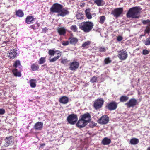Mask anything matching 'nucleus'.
Here are the masks:
<instances>
[{
    "mask_svg": "<svg viewBox=\"0 0 150 150\" xmlns=\"http://www.w3.org/2000/svg\"><path fill=\"white\" fill-rule=\"evenodd\" d=\"M50 10L52 12L58 13V16H64L66 15V10L63 8L62 5L57 3L54 4L51 8Z\"/></svg>",
    "mask_w": 150,
    "mask_h": 150,
    "instance_id": "f257e3e1",
    "label": "nucleus"
},
{
    "mask_svg": "<svg viewBox=\"0 0 150 150\" xmlns=\"http://www.w3.org/2000/svg\"><path fill=\"white\" fill-rule=\"evenodd\" d=\"M140 11V9L139 7H134L130 8L127 13V17L129 18H139Z\"/></svg>",
    "mask_w": 150,
    "mask_h": 150,
    "instance_id": "f03ea898",
    "label": "nucleus"
},
{
    "mask_svg": "<svg viewBox=\"0 0 150 150\" xmlns=\"http://www.w3.org/2000/svg\"><path fill=\"white\" fill-rule=\"evenodd\" d=\"M93 26V24L92 22H84L82 23L79 25V28L84 32L88 33L91 31Z\"/></svg>",
    "mask_w": 150,
    "mask_h": 150,
    "instance_id": "7ed1b4c3",
    "label": "nucleus"
},
{
    "mask_svg": "<svg viewBox=\"0 0 150 150\" xmlns=\"http://www.w3.org/2000/svg\"><path fill=\"white\" fill-rule=\"evenodd\" d=\"M104 100L102 98H98L94 102L93 106L95 109L97 110L101 108L104 103Z\"/></svg>",
    "mask_w": 150,
    "mask_h": 150,
    "instance_id": "20e7f679",
    "label": "nucleus"
},
{
    "mask_svg": "<svg viewBox=\"0 0 150 150\" xmlns=\"http://www.w3.org/2000/svg\"><path fill=\"white\" fill-rule=\"evenodd\" d=\"M117 107V103L114 101H112L108 103L105 106V108L110 111L116 110Z\"/></svg>",
    "mask_w": 150,
    "mask_h": 150,
    "instance_id": "39448f33",
    "label": "nucleus"
},
{
    "mask_svg": "<svg viewBox=\"0 0 150 150\" xmlns=\"http://www.w3.org/2000/svg\"><path fill=\"white\" fill-rule=\"evenodd\" d=\"M78 120L77 115L72 114L69 115L67 118V120L69 123L71 125H74Z\"/></svg>",
    "mask_w": 150,
    "mask_h": 150,
    "instance_id": "423d86ee",
    "label": "nucleus"
},
{
    "mask_svg": "<svg viewBox=\"0 0 150 150\" xmlns=\"http://www.w3.org/2000/svg\"><path fill=\"white\" fill-rule=\"evenodd\" d=\"M123 9L122 8H118L115 9L111 12V14L114 17L118 18L122 13Z\"/></svg>",
    "mask_w": 150,
    "mask_h": 150,
    "instance_id": "0eeeda50",
    "label": "nucleus"
},
{
    "mask_svg": "<svg viewBox=\"0 0 150 150\" xmlns=\"http://www.w3.org/2000/svg\"><path fill=\"white\" fill-rule=\"evenodd\" d=\"M117 56L120 59L122 60H125L127 57V53L126 50H122L118 51Z\"/></svg>",
    "mask_w": 150,
    "mask_h": 150,
    "instance_id": "6e6552de",
    "label": "nucleus"
},
{
    "mask_svg": "<svg viewBox=\"0 0 150 150\" xmlns=\"http://www.w3.org/2000/svg\"><path fill=\"white\" fill-rule=\"evenodd\" d=\"M109 121V117L107 115L102 116L98 120V123L102 125L106 124L108 123Z\"/></svg>",
    "mask_w": 150,
    "mask_h": 150,
    "instance_id": "1a4fd4ad",
    "label": "nucleus"
},
{
    "mask_svg": "<svg viewBox=\"0 0 150 150\" xmlns=\"http://www.w3.org/2000/svg\"><path fill=\"white\" fill-rule=\"evenodd\" d=\"M137 104V100L135 98H131L129 101L125 104L128 108L133 107Z\"/></svg>",
    "mask_w": 150,
    "mask_h": 150,
    "instance_id": "9d476101",
    "label": "nucleus"
},
{
    "mask_svg": "<svg viewBox=\"0 0 150 150\" xmlns=\"http://www.w3.org/2000/svg\"><path fill=\"white\" fill-rule=\"evenodd\" d=\"M79 65V62L74 61L70 63L69 64V69L71 71H75L78 68Z\"/></svg>",
    "mask_w": 150,
    "mask_h": 150,
    "instance_id": "9b49d317",
    "label": "nucleus"
},
{
    "mask_svg": "<svg viewBox=\"0 0 150 150\" xmlns=\"http://www.w3.org/2000/svg\"><path fill=\"white\" fill-rule=\"evenodd\" d=\"M80 118L84 121H86L87 124L91 120V116L90 114L88 112L85 113L80 116Z\"/></svg>",
    "mask_w": 150,
    "mask_h": 150,
    "instance_id": "f8f14e48",
    "label": "nucleus"
},
{
    "mask_svg": "<svg viewBox=\"0 0 150 150\" xmlns=\"http://www.w3.org/2000/svg\"><path fill=\"white\" fill-rule=\"evenodd\" d=\"M87 124L86 122V121H84L80 118L76 124V126L78 127L81 128L84 127Z\"/></svg>",
    "mask_w": 150,
    "mask_h": 150,
    "instance_id": "ddd939ff",
    "label": "nucleus"
},
{
    "mask_svg": "<svg viewBox=\"0 0 150 150\" xmlns=\"http://www.w3.org/2000/svg\"><path fill=\"white\" fill-rule=\"evenodd\" d=\"M17 50L15 49H12L7 54V56L11 59H14L17 55Z\"/></svg>",
    "mask_w": 150,
    "mask_h": 150,
    "instance_id": "4468645a",
    "label": "nucleus"
},
{
    "mask_svg": "<svg viewBox=\"0 0 150 150\" xmlns=\"http://www.w3.org/2000/svg\"><path fill=\"white\" fill-rule=\"evenodd\" d=\"M13 137L12 136L6 137L5 139V143L4 144V146L8 147L11 144L13 143Z\"/></svg>",
    "mask_w": 150,
    "mask_h": 150,
    "instance_id": "2eb2a0df",
    "label": "nucleus"
},
{
    "mask_svg": "<svg viewBox=\"0 0 150 150\" xmlns=\"http://www.w3.org/2000/svg\"><path fill=\"white\" fill-rule=\"evenodd\" d=\"M43 126L42 122H38L34 125V128L36 130H40L42 129Z\"/></svg>",
    "mask_w": 150,
    "mask_h": 150,
    "instance_id": "dca6fc26",
    "label": "nucleus"
},
{
    "mask_svg": "<svg viewBox=\"0 0 150 150\" xmlns=\"http://www.w3.org/2000/svg\"><path fill=\"white\" fill-rule=\"evenodd\" d=\"M69 43L72 45H75L78 42V39L75 37L71 36L68 39Z\"/></svg>",
    "mask_w": 150,
    "mask_h": 150,
    "instance_id": "f3484780",
    "label": "nucleus"
},
{
    "mask_svg": "<svg viewBox=\"0 0 150 150\" xmlns=\"http://www.w3.org/2000/svg\"><path fill=\"white\" fill-rule=\"evenodd\" d=\"M111 142L110 139L105 137L102 140L101 143L103 145H108Z\"/></svg>",
    "mask_w": 150,
    "mask_h": 150,
    "instance_id": "a211bd4d",
    "label": "nucleus"
},
{
    "mask_svg": "<svg viewBox=\"0 0 150 150\" xmlns=\"http://www.w3.org/2000/svg\"><path fill=\"white\" fill-rule=\"evenodd\" d=\"M34 18L32 16H28L26 19L25 22L28 24H30L33 23Z\"/></svg>",
    "mask_w": 150,
    "mask_h": 150,
    "instance_id": "6ab92c4d",
    "label": "nucleus"
},
{
    "mask_svg": "<svg viewBox=\"0 0 150 150\" xmlns=\"http://www.w3.org/2000/svg\"><path fill=\"white\" fill-rule=\"evenodd\" d=\"M57 31L60 35H64L66 33V30L64 27L58 28Z\"/></svg>",
    "mask_w": 150,
    "mask_h": 150,
    "instance_id": "aec40b11",
    "label": "nucleus"
},
{
    "mask_svg": "<svg viewBox=\"0 0 150 150\" xmlns=\"http://www.w3.org/2000/svg\"><path fill=\"white\" fill-rule=\"evenodd\" d=\"M37 80L35 79H31L29 81L30 86L32 88H35L36 86Z\"/></svg>",
    "mask_w": 150,
    "mask_h": 150,
    "instance_id": "412c9836",
    "label": "nucleus"
},
{
    "mask_svg": "<svg viewBox=\"0 0 150 150\" xmlns=\"http://www.w3.org/2000/svg\"><path fill=\"white\" fill-rule=\"evenodd\" d=\"M90 9H86L85 10V13L86 16L87 18L88 19H91L92 18V16L90 13Z\"/></svg>",
    "mask_w": 150,
    "mask_h": 150,
    "instance_id": "4be33fe9",
    "label": "nucleus"
},
{
    "mask_svg": "<svg viewBox=\"0 0 150 150\" xmlns=\"http://www.w3.org/2000/svg\"><path fill=\"white\" fill-rule=\"evenodd\" d=\"M139 142V139L136 138L131 139L129 142V143L132 145H136Z\"/></svg>",
    "mask_w": 150,
    "mask_h": 150,
    "instance_id": "5701e85b",
    "label": "nucleus"
},
{
    "mask_svg": "<svg viewBox=\"0 0 150 150\" xmlns=\"http://www.w3.org/2000/svg\"><path fill=\"white\" fill-rule=\"evenodd\" d=\"M91 43V41L88 40L85 41L82 45L81 47H83V48H88V46Z\"/></svg>",
    "mask_w": 150,
    "mask_h": 150,
    "instance_id": "b1692460",
    "label": "nucleus"
},
{
    "mask_svg": "<svg viewBox=\"0 0 150 150\" xmlns=\"http://www.w3.org/2000/svg\"><path fill=\"white\" fill-rule=\"evenodd\" d=\"M94 2L98 6H103L105 4L103 0H95L94 1Z\"/></svg>",
    "mask_w": 150,
    "mask_h": 150,
    "instance_id": "393cba45",
    "label": "nucleus"
},
{
    "mask_svg": "<svg viewBox=\"0 0 150 150\" xmlns=\"http://www.w3.org/2000/svg\"><path fill=\"white\" fill-rule=\"evenodd\" d=\"M129 99V97L126 96H122L120 98V102H124L127 101Z\"/></svg>",
    "mask_w": 150,
    "mask_h": 150,
    "instance_id": "a878e982",
    "label": "nucleus"
},
{
    "mask_svg": "<svg viewBox=\"0 0 150 150\" xmlns=\"http://www.w3.org/2000/svg\"><path fill=\"white\" fill-rule=\"evenodd\" d=\"M12 71L15 76L18 77H20L21 76V73L18 71L16 68L13 69Z\"/></svg>",
    "mask_w": 150,
    "mask_h": 150,
    "instance_id": "bb28decb",
    "label": "nucleus"
},
{
    "mask_svg": "<svg viewBox=\"0 0 150 150\" xmlns=\"http://www.w3.org/2000/svg\"><path fill=\"white\" fill-rule=\"evenodd\" d=\"M16 15L18 17H22L23 16L24 13L22 10H19L16 11Z\"/></svg>",
    "mask_w": 150,
    "mask_h": 150,
    "instance_id": "cd10ccee",
    "label": "nucleus"
},
{
    "mask_svg": "<svg viewBox=\"0 0 150 150\" xmlns=\"http://www.w3.org/2000/svg\"><path fill=\"white\" fill-rule=\"evenodd\" d=\"M13 66L16 68L18 67L19 68H20L21 67L20 61L19 60L16 61L14 64Z\"/></svg>",
    "mask_w": 150,
    "mask_h": 150,
    "instance_id": "c85d7f7f",
    "label": "nucleus"
},
{
    "mask_svg": "<svg viewBox=\"0 0 150 150\" xmlns=\"http://www.w3.org/2000/svg\"><path fill=\"white\" fill-rule=\"evenodd\" d=\"M39 68L38 65L35 64H33L31 66V68L32 70L35 71L37 70Z\"/></svg>",
    "mask_w": 150,
    "mask_h": 150,
    "instance_id": "c756f323",
    "label": "nucleus"
},
{
    "mask_svg": "<svg viewBox=\"0 0 150 150\" xmlns=\"http://www.w3.org/2000/svg\"><path fill=\"white\" fill-rule=\"evenodd\" d=\"M76 17L78 19H83V15L81 13H78L76 15Z\"/></svg>",
    "mask_w": 150,
    "mask_h": 150,
    "instance_id": "7c9ffc66",
    "label": "nucleus"
},
{
    "mask_svg": "<svg viewBox=\"0 0 150 150\" xmlns=\"http://www.w3.org/2000/svg\"><path fill=\"white\" fill-rule=\"evenodd\" d=\"M59 101L63 104H66V96H64L61 98L59 99Z\"/></svg>",
    "mask_w": 150,
    "mask_h": 150,
    "instance_id": "2f4dec72",
    "label": "nucleus"
},
{
    "mask_svg": "<svg viewBox=\"0 0 150 150\" xmlns=\"http://www.w3.org/2000/svg\"><path fill=\"white\" fill-rule=\"evenodd\" d=\"M143 42L146 45H150V37L147 38Z\"/></svg>",
    "mask_w": 150,
    "mask_h": 150,
    "instance_id": "473e14b6",
    "label": "nucleus"
},
{
    "mask_svg": "<svg viewBox=\"0 0 150 150\" xmlns=\"http://www.w3.org/2000/svg\"><path fill=\"white\" fill-rule=\"evenodd\" d=\"M100 21L99 22L101 24H103L105 20V17L104 16H100Z\"/></svg>",
    "mask_w": 150,
    "mask_h": 150,
    "instance_id": "72a5a7b5",
    "label": "nucleus"
},
{
    "mask_svg": "<svg viewBox=\"0 0 150 150\" xmlns=\"http://www.w3.org/2000/svg\"><path fill=\"white\" fill-rule=\"evenodd\" d=\"M150 32V24L147 25L146 29L145 30L144 32L146 33H149Z\"/></svg>",
    "mask_w": 150,
    "mask_h": 150,
    "instance_id": "f704fd0d",
    "label": "nucleus"
},
{
    "mask_svg": "<svg viewBox=\"0 0 150 150\" xmlns=\"http://www.w3.org/2000/svg\"><path fill=\"white\" fill-rule=\"evenodd\" d=\"M142 23L143 25H145L147 24L148 25L150 24V20L148 19L146 20H143Z\"/></svg>",
    "mask_w": 150,
    "mask_h": 150,
    "instance_id": "c9c22d12",
    "label": "nucleus"
},
{
    "mask_svg": "<svg viewBox=\"0 0 150 150\" xmlns=\"http://www.w3.org/2000/svg\"><path fill=\"white\" fill-rule=\"evenodd\" d=\"M60 57V56L58 55L56 57H54L53 58L50 60V62H52L56 61Z\"/></svg>",
    "mask_w": 150,
    "mask_h": 150,
    "instance_id": "e433bc0d",
    "label": "nucleus"
},
{
    "mask_svg": "<svg viewBox=\"0 0 150 150\" xmlns=\"http://www.w3.org/2000/svg\"><path fill=\"white\" fill-rule=\"evenodd\" d=\"M71 29L74 32H76L77 30V28L76 25H72L71 26Z\"/></svg>",
    "mask_w": 150,
    "mask_h": 150,
    "instance_id": "4c0bfd02",
    "label": "nucleus"
},
{
    "mask_svg": "<svg viewBox=\"0 0 150 150\" xmlns=\"http://www.w3.org/2000/svg\"><path fill=\"white\" fill-rule=\"evenodd\" d=\"M45 62V58L43 57H41L39 61V63L40 64H42L44 63Z\"/></svg>",
    "mask_w": 150,
    "mask_h": 150,
    "instance_id": "58836bf2",
    "label": "nucleus"
},
{
    "mask_svg": "<svg viewBox=\"0 0 150 150\" xmlns=\"http://www.w3.org/2000/svg\"><path fill=\"white\" fill-rule=\"evenodd\" d=\"M48 53L49 55L51 56H54L55 53L56 52L52 50H50L49 51Z\"/></svg>",
    "mask_w": 150,
    "mask_h": 150,
    "instance_id": "ea45409f",
    "label": "nucleus"
},
{
    "mask_svg": "<svg viewBox=\"0 0 150 150\" xmlns=\"http://www.w3.org/2000/svg\"><path fill=\"white\" fill-rule=\"evenodd\" d=\"M97 78L96 77L93 76L90 79V82L92 83H94L96 81Z\"/></svg>",
    "mask_w": 150,
    "mask_h": 150,
    "instance_id": "a19ab883",
    "label": "nucleus"
},
{
    "mask_svg": "<svg viewBox=\"0 0 150 150\" xmlns=\"http://www.w3.org/2000/svg\"><path fill=\"white\" fill-rule=\"evenodd\" d=\"M149 51L146 49H144L142 51V54L144 55L148 54L149 53Z\"/></svg>",
    "mask_w": 150,
    "mask_h": 150,
    "instance_id": "79ce46f5",
    "label": "nucleus"
},
{
    "mask_svg": "<svg viewBox=\"0 0 150 150\" xmlns=\"http://www.w3.org/2000/svg\"><path fill=\"white\" fill-rule=\"evenodd\" d=\"M106 51L105 48L104 47H100L99 48V52H105Z\"/></svg>",
    "mask_w": 150,
    "mask_h": 150,
    "instance_id": "37998d69",
    "label": "nucleus"
},
{
    "mask_svg": "<svg viewBox=\"0 0 150 150\" xmlns=\"http://www.w3.org/2000/svg\"><path fill=\"white\" fill-rule=\"evenodd\" d=\"M105 63L106 64L110 63L111 62V60L110 59L109 57L105 58L104 60Z\"/></svg>",
    "mask_w": 150,
    "mask_h": 150,
    "instance_id": "c03bdc74",
    "label": "nucleus"
},
{
    "mask_svg": "<svg viewBox=\"0 0 150 150\" xmlns=\"http://www.w3.org/2000/svg\"><path fill=\"white\" fill-rule=\"evenodd\" d=\"M96 123H95L93 121L91 122L89 124V126L93 128L96 125Z\"/></svg>",
    "mask_w": 150,
    "mask_h": 150,
    "instance_id": "a18cd8bd",
    "label": "nucleus"
},
{
    "mask_svg": "<svg viewBox=\"0 0 150 150\" xmlns=\"http://www.w3.org/2000/svg\"><path fill=\"white\" fill-rule=\"evenodd\" d=\"M123 39V37L121 36H118L117 38V40L118 41H121Z\"/></svg>",
    "mask_w": 150,
    "mask_h": 150,
    "instance_id": "49530a36",
    "label": "nucleus"
},
{
    "mask_svg": "<svg viewBox=\"0 0 150 150\" xmlns=\"http://www.w3.org/2000/svg\"><path fill=\"white\" fill-rule=\"evenodd\" d=\"M5 113V110L2 109H0V114L3 115Z\"/></svg>",
    "mask_w": 150,
    "mask_h": 150,
    "instance_id": "de8ad7c7",
    "label": "nucleus"
},
{
    "mask_svg": "<svg viewBox=\"0 0 150 150\" xmlns=\"http://www.w3.org/2000/svg\"><path fill=\"white\" fill-rule=\"evenodd\" d=\"M47 30V29L45 27L42 28V33H45Z\"/></svg>",
    "mask_w": 150,
    "mask_h": 150,
    "instance_id": "09e8293b",
    "label": "nucleus"
},
{
    "mask_svg": "<svg viewBox=\"0 0 150 150\" xmlns=\"http://www.w3.org/2000/svg\"><path fill=\"white\" fill-rule=\"evenodd\" d=\"M30 28H31L35 30L36 29V27L34 25H33L31 26H30Z\"/></svg>",
    "mask_w": 150,
    "mask_h": 150,
    "instance_id": "8fccbe9b",
    "label": "nucleus"
},
{
    "mask_svg": "<svg viewBox=\"0 0 150 150\" xmlns=\"http://www.w3.org/2000/svg\"><path fill=\"white\" fill-rule=\"evenodd\" d=\"M62 45H66V42H62Z\"/></svg>",
    "mask_w": 150,
    "mask_h": 150,
    "instance_id": "3c124183",
    "label": "nucleus"
},
{
    "mask_svg": "<svg viewBox=\"0 0 150 150\" xmlns=\"http://www.w3.org/2000/svg\"><path fill=\"white\" fill-rule=\"evenodd\" d=\"M69 40L66 41V45H67L69 44Z\"/></svg>",
    "mask_w": 150,
    "mask_h": 150,
    "instance_id": "603ef678",
    "label": "nucleus"
},
{
    "mask_svg": "<svg viewBox=\"0 0 150 150\" xmlns=\"http://www.w3.org/2000/svg\"><path fill=\"white\" fill-rule=\"evenodd\" d=\"M68 97H66V103L68 102Z\"/></svg>",
    "mask_w": 150,
    "mask_h": 150,
    "instance_id": "864d4df0",
    "label": "nucleus"
},
{
    "mask_svg": "<svg viewBox=\"0 0 150 150\" xmlns=\"http://www.w3.org/2000/svg\"><path fill=\"white\" fill-rule=\"evenodd\" d=\"M69 11L66 10V15H67L69 13Z\"/></svg>",
    "mask_w": 150,
    "mask_h": 150,
    "instance_id": "5fc2aeb1",
    "label": "nucleus"
},
{
    "mask_svg": "<svg viewBox=\"0 0 150 150\" xmlns=\"http://www.w3.org/2000/svg\"><path fill=\"white\" fill-rule=\"evenodd\" d=\"M147 150H150V147H148L147 149Z\"/></svg>",
    "mask_w": 150,
    "mask_h": 150,
    "instance_id": "6e6d98bb",
    "label": "nucleus"
},
{
    "mask_svg": "<svg viewBox=\"0 0 150 150\" xmlns=\"http://www.w3.org/2000/svg\"><path fill=\"white\" fill-rule=\"evenodd\" d=\"M120 150H124V149H120Z\"/></svg>",
    "mask_w": 150,
    "mask_h": 150,
    "instance_id": "4d7b16f0",
    "label": "nucleus"
},
{
    "mask_svg": "<svg viewBox=\"0 0 150 150\" xmlns=\"http://www.w3.org/2000/svg\"><path fill=\"white\" fill-rule=\"evenodd\" d=\"M44 66H45L44 65H42V67Z\"/></svg>",
    "mask_w": 150,
    "mask_h": 150,
    "instance_id": "13d9d810",
    "label": "nucleus"
},
{
    "mask_svg": "<svg viewBox=\"0 0 150 150\" xmlns=\"http://www.w3.org/2000/svg\"><path fill=\"white\" fill-rule=\"evenodd\" d=\"M150 1V0H149Z\"/></svg>",
    "mask_w": 150,
    "mask_h": 150,
    "instance_id": "bf43d9fd",
    "label": "nucleus"
}]
</instances>
